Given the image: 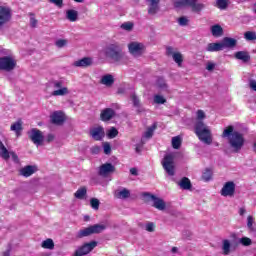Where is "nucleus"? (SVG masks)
I'll use <instances>...</instances> for the list:
<instances>
[{
	"instance_id": "obj_1",
	"label": "nucleus",
	"mask_w": 256,
	"mask_h": 256,
	"mask_svg": "<svg viewBox=\"0 0 256 256\" xmlns=\"http://www.w3.org/2000/svg\"><path fill=\"white\" fill-rule=\"evenodd\" d=\"M207 116L203 110H197L196 112V123L194 125L195 135L198 137L199 141L205 143L206 145H211L213 143V137L211 136V129L209 126L203 122Z\"/></svg>"
},
{
	"instance_id": "obj_2",
	"label": "nucleus",
	"mask_w": 256,
	"mask_h": 256,
	"mask_svg": "<svg viewBox=\"0 0 256 256\" xmlns=\"http://www.w3.org/2000/svg\"><path fill=\"white\" fill-rule=\"evenodd\" d=\"M234 130L235 128L231 125L226 127L222 133V137L223 139L228 138V143L234 149V153H239L240 149H243V145H245V137L242 133Z\"/></svg>"
},
{
	"instance_id": "obj_3",
	"label": "nucleus",
	"mask_w": 256,
	"mask_h": 256,
	"mask_svg": "<svg viewBox=\"0 0 256 256\" xmlns=\"http://www.w3.org/2000/svg\"><path fill=\"white\" fill-rule=\"evenodd\" d=\"M104 55L106 59L112 61L113 63H121L125 59V52L123 51V46L119 42H113L104 48Z\"/></svg>"
},
{
	"instance_id": "obj_4",
	"label": "nucleus",
	"mask_w": 256,
	"mask_h": 256,
	"mask_svg": "<svg viewBox=\"0 0 256 256\" xmlns=\"http://www.w3.org/2000/svg\"><path fill=\"white\" fill-rule=\"evenodd\" d=\"M107 229V226L103 224H94L87 228L78 231L76 237L77 239H83V237H89L90 235H97L103 233Z\"/></svg>"
},
{
	"instance_id": "obj_5",
	"label": "nucleus",
	"mask_w": 256,
	"mask_h": 256,
	"mask_svg": "<svg viewBox=\"0 0 256 256\" xmlns=\"http://www.w3.org/2000/svg\"><path fill=\"white\" fill-rule=\"evenodd\" d=\"M143 197L146 198V201H153V205L155 207V209H158V211H165L167 204H165V201L161 198H158L157 196L149 193V192H145L143 193Z\"/></svg>"
},
{
	"instance_id": "obj_6",
	"label": "nucleus",
	"mask_w": 256,
	"mask_h": 256,
	"mask_svg": "<svg viewBox=\"0 0 256 256\" xmlns=\"http://www.w3.org/2000/svg\"><path fill=\"white\" fill-rule=\"evenodd\" d=\"M162 167L170 175V177H173L175 175V161L173 158V155L168 154L164 156L162 160Z\"/></svg>"
},
{
	"instance_id": "obj_7",
	"label": "nucleus",
	"mask_w": 256,
	"mask_h": 256,
	"mask_svg": "<svg viewBox=\"0 0 256 256\" xmlns=\"http://www.w3.org/2000/svg\"><path fill=\"white\" fill-rule=\"evenodd\" d=\"M15 67H17V61L13 57H0V71H13Z\"/></svg>"
},
{
	"instance_id": "obj_8",
	"label": "nucleus",
	"mask_w": 256,
	"mask_h": 256,
	"mask_svg": "<svg viewBox=\"0 0 256 256\" xmlns=\"http://www.w3.org/2000/svg\"><path fill=\"white\" fill-rule=\"evenodd\" d=\"M97 247V241H91L88 243H84L82 246H80L75 252L73 256H84L89 255L93 249Z\"/></svg>"
},
{
	"instance_id": "obj_9",
	"label": "nucleus",
	"mask_w": 256,
	"mask_h": 256,
	"mask_svg": "<svg viewBox=\"0 0 256 256\" xmlns=\"http://www.w3.org/2000/svg\"><path fill=\"white\" fill-rule=\"evenodd\" d=\"M28 137L34 145H43L45 139L43 132L37 128H32L30 132H28Z\"/></svg>"
},
{
	"instance_id": "obj_10",
	"label": "nucleus",
	"mask_w": 256,
	"mask_h": 256,
	"mask_svg": "<svg viewBox=\"0 0 256 256\" xmlns=\"http://www.w3.org/2000/svg\"><path fill=\"white\" fill-rule=\"evenodd\" d=\"M145 50V45L139 42H131L128 44V51L134 57H140L143 55V51Z\"/></svg>"
},
{
	"instance_id": "obj_11",
	"label": "nucleus",
	"mask_w": 256,
	"mask_h": 256,
	"mask_svg": "<svg viewBox=\"0 0 256 256\" xmlns=\"http://www.w3.org/2000/svg\"><path fill=\"white\" fill-rule=\"evenodd\" d=\"M222 197H234L235 196V182L228 181L224 184L220 191Z\"/></svg>"
},
{
	"instance_id": "obj_12",
	"label": "nucleus",
	"mask_w": 256,
	"mask_h": 256,
	"mask_svg": "<svg viewBox=\"0 0 256 256\" xmlns=\"http://www.w3.org/2000/svg\"><path fill=\"white\" fill-rule=\"evenodd\" d=\"M11 21V9L0 6V27Z\"/></svg>"
},
{
	"instance_id": "obj_13",
	"label": "nucleus",
	"mask_w": 256,
	"mask_h": 256,
	"mask_svg": "<svg viewBox=\"0 0 256 256\" xmlns=\"http://www.w3.org/2000/svg\"><path fill=\"white\" fill-rule=\"evenodd\" d=\"M90 136L94 141H103L105 138V128H103V126L92 128L90 130Z\"/></svg>"
},
{
	"instance_id": "obj_14",
	"label": "nucleus",
	"mask_w": 256,
	"mask_h": 256,
	"mask_svg": "<svg viewBox=\"0 0 256 256\" xmlns=\"http://www.w3.org/2000/svg\"><path fill=\"white\" fill-rule=\"evenodd\" d=\"M110 173H115L113 164L105 163L99 167L98 175H100V177H107Z\"/></svg>"
},
{
	"instance_id": "obj_15",
	"label": "nucleus",
	"mask_w": 256,
	"mask_h": 256,
	"mask_svg": "<svg viewBox=\"0 0 256 256\" xmlns=\"http://www.w3.org/2000/svg\"><path fill=\"white\" fill-rule=\"evenodd\" d=\"M50 119L53 125H63V123H65V114L61 111H55L50 116Z\"/></svg>"
},
{
	"instance_id": "obj_16",
	"label": "nucleus",
	"mask_w": 256,
	"mask_h": 256,
	"mask_svg": "<svg viewBox=\"0 0 256 256\" xmlns=\"http://www.w3.org/2000/svg\"><path fill=\"white\" fill-rule=\"evenodd\" d=\"M222 250L224 255H229L231 253V248L232 249H237L239 247V242L233 241L232 243L229 242V240L225 239L222 242Z\"/></svg>"
},
{
	"instance_id": "obj_17",
	"label": "nucleus",
	"mask_w": 256,
	"mask_h": 256,
	"mask_svg": "<svg viewBox=\"0 0 256 256\" xmlns=\"http://www.w3.org/2000/svg\"><path fill=\"white\" fill-rule=\"evenodd\" d=\"M113 117H115V110H113L112 108H105L100 113V119L103 121V123L111 121Z\"/></svg>"
},
{
	"instance_id": "obj_18",
	"label": "nucleus",
	"mask_w": 256,
	"mask_h": 256,
	"mask_svg": "<svg viewBox=\"0 0 256 256\" xmlns=\"http://www.w3.org/2000/svg\"><path fill=\"white\" fill-rule=\"evenodd\" d=\"M149 4L148 8V14L149 15H157L159 12V3H161V0H147Z\"/></svg>"
},
{
	"instance_id": "obj_19",
	"label": "nucleus",
	"mask_w": 256,
	"mask_h": 256,
	"mask_svg": "<svg viewBox=\"0 0 256 256\" xmlns=\"http://www.w3.org/2000/svg\"><path fill=\"white\" fill-rule=\"evenodd\" d=\"M235 59L243 61V63H249L251 61V55L248 51H238L234 54Z\"/></svg>"
},
{
	"instance_id": "obj_20",
	"label": "nucleus",
	"mask_w": 256,
	"mask_h": 256,
	"mask_svg": "<svg viewBox=\"0 0 256 256\" xmlns=\"http://www.w3.org/2000/svg\"><path fill=\"white\" fill-rule=\"evenodd\" d=\"M35 171H37V168L35 166L27 165L20 169V175H22V177H31V175H33Z\"/></svg>"
},
{
	"instance_id": "obj_21",
	"label": "nucleus",
	"mask_w": 256,
	"mask_h": 256,
	"mask_svg": "<svg viewBox=\"0 0 256 256\" xmlns=\"http://www.w3.org/2000/svg\"><path fill=\"white\" fill-rule=\"evenodd\" d=\"M223 49L226 47L228 49H233L237 47V39L231 37H224L222 39Z\"/></svg>"
},
{
	"instance_id": "obj_22",
	"label": "nucleus",
	"mask_w": 256,
	"mask_h": 256,
	"mask_svg": "<svg viewBox=\"0 0 256 256\" xmlns=\"http://www.w3.org/2000/svg\"><path fill=\"white\" fill-rule=\"evenodd\" d=\"M93 65V59L84 57L74 62V67H91Z\"/></svg>"
},
{
	"instance_id": "obj_23",
	"label": "nucleus",
	"mask_w": 256,
	"mask_h": 256,
	"mask_svg": "<svg viewBox=\"0 0 256 256\" xmlns=\"http://www.w3.org/2000/svg\"><path fill=\"white\" fill-rule=\"evenodd\" d=\"M206 51H208L209 53H215L217 51H223V43L222 42L209 43L207 45Z\"/></svg>"
},
{
	"instance_id": "obj_24",
	"label": "nucleus",
	"mask_w": 256,
	"mask_h": 256,
	"mask_svg": "<svg viewBox=\"0 0 256 256\" xmlns=\"http://www.w3.org/2000/svg\"><path fill=\"white\" fill-rule=\"evenodd\" d=\"M10 129L16 133V137H21V131H23V121L18 120L17 122L13 123Z\"/></svg>"
},
{
	"instance_id": "obj_25",
	"label": "nucleus",
	"mask_w": 256,
	"mask_h": 256,
	"mask_svg": "<svg viewBox=\"0 0 256 256\" xmlns=\"http://www.w3.org/2000/svg\"><path fill=\"white\" fill-rule=\"evenodd\" d=\"M100 83L102 85H106V87H111V85H113V83H115V78H113V75H111V74H106V75L102 76Z\"/></svg>"
},
{
	"instance_id": "obj_26",
	"label": "nucleus",
	"mask_w": 256,
	"mask_h": 256,
	"mask_svg": "<svg viewBox=\"0 0 256 256\" xmlns=\"http://www.w3.org/2000/svg\"><path fill=\"white\" fill-rule=\"evenodd\" d=\"M78 17L79 12H77L76 10L70 9L66 11V19H68V21H71V23H75Z\"/></svg>"
},
{
	"instance_id": "obj_27",
	"label": "nucleus",
	"mask_w": 256,
	"mask_h": 256,
	"mask_svg": "<svg viewBox=\"0 0 256 256\" xmlns=\"http://www.w3.org/2000/svg\"><path fill=\"white\" fill-rule=\"evenodd\" d=\"M179 186L181 187V189H184L186 191H189V189H191L193 187V185L191 184V180H189V178H187V177H183L180 180Z\"/></svg>"
},
{
	"instance_id": "obj_28",
	"label": "nucleus",
	"mask_w": 256,
	"mask_h": 256,
	"mask_svg": "<svg viewBox=\"0 0 256 256\" xmlns=\"http://www.w3.org/2000/svg\"><path fill=\"white\" fill-rule=\"evenodd\" d=\"M202 181H205V183H208V181H211L213 179V170L211 168H206L201 176Z\"/></svg>"
},
{
	"instance_id": "obj_29",
	"label": "nucleus",
	"mask_w": 256,
	"mask_h": 256,
	"mask_svg": "<svg viewBox=\"0 0 256 256\" xmlns=\"http://www.w3.org/2000/svg\"><path fill=\"white\" fill-rule=\"evenodd\" d=\"M194 1H197V0H176L175 3H174V7H192Z\"/></svg>"
},
{
	"instance_id": "obj_30",
	"label": "nucleus",
	"mask_w": 256,
	"mask_h": 256,
	"mask_svg": "<svg viewBox=\"0 0 256 256\" xmlns=\"http://www.w3.org/2000/svg\"><path fill=\"white\" fill-rule=\"evenodd\" d=\"M211 33L213 37H222L223 35V27L221 25L216 24L211 27Z\"/></svg>"
},
{
	"instance_id": "obj_31",
	"label": "nucleus",
	"mask_w": 256,
	"mask_h": 256,
	"mask_svg": "<svg viewBox=\"0 0 256 256\" xmlns=\"http://www.w3.org/2000/svg\"><path fill=\"white\" fill-rule=\"evenodd\" d=\"M41 248L42 249H50V251H51V250L55 249V242H53V239L48 238L42 242Z\"/></svg>"
},
{
	"instance_id": "obj_32",
	"label": "nucleus",
	"mask_w": 256,
	"mask_h": 256,
	"mask_svg": "<svg viewBox=\"0 0 256 256\" xmlns=\"http://www.w3.org/2000/svg\"><path fill=\"white\" fill-rule=\"evenodd\" d=\"M53 97H63L64 95H69V89L67 87L54 90L52 92Z\"/></svg>"
},
{
	"instance_id": "obj_33",
	"label": "nucleus",
	"mask_w": 256,
	"mask_h": 256,
	"mask_svg": "<svg viewBox=\"0 0 256 256\" xmlns=\"http://www.w3.org/2000/svg\"><path fill=\"white\" fill-rule=\"evenodd\" d=\"M85 195H87V187L83 186L79 188L75 193L74 197L76 199H85Z\"/></svg>"
},
{
	"instance_id": "obj_34",
	"label": "nucleus",
	"mask_w": 256,
	"mask_h": 256,
	"mask_svg": "<svg viewBox=\"0 0 256 256\" xmlns=\"http://www.w3.org/2000/svg\"><path fill=\"white\" fill-rule=\"evenodd\" d=\"M156 85L157 87H159V89H162L163 91H167L168 89V85L167 82L165 81V78L163 77H158L157 81H156Z\"/></svg>"
},
{
	"instance_id": "obj_35",
	"label": "nucleus",
	"mask_w": 256,
	"mask_h": 256,
	"mask_svg": "<svg viewBox=\"0 0 256 256\" xmlns=\"http://www.w3.org/2000/svg\"><path fill=\"white\" fill-rule=\"evenodd\" d=\"M172 58L173 61L177 63L178 67H181V65H183V54H181L180 52H174Z\"/></svg>"
},
{
	"instance_id": "obj_36",
	"label": "nucleus",
	"mask_w": 256,
	"mask_h": 256,
	"mask_svg": "<svg viewBox=\"0 0 256 256\" xmlns=\"http://www.w3.org/2000/svg\"><path fill=\"white\" fill-rule=\"evenodd\" d=\"M190 7L194 13H201V11L205 9V4L197 3V1H194L193 5Z\"/></svg>"
},
{
	"instance_id": "obj_37",
	"label": "nucleus",
	"mask_w": 256,
	"mask_h": 256,
	"mask_svg": "<svg viewBox=\"0 0 256 256\" xmlns=\"http://www.w3.org/2000/svg\"><path fill=\"white\" fill-rule=\"evenodd\" d=\"M155 129H157V124H153L151 127L147 128L146 132L144 133V137L146 139H151V137H153Z\"/></svg>"
},
{
	"instance_id": "obj_38",
	"label": "nucleus",
	"mask_w": 256,
	"mask_h": 256,
	"mask_svg": "<svg viewBox=\"0 0 256 256\" xmlns=\"http://www.w3.org/2000/svg\"><path fill=\"white\" fill-rule=\"evenodd\" d=\"M247 227H248L250 233L256 234V228H255V226H253V216H251V215H249L247 217Z\"/></svg>"
},
{
	"instance_id": "obj_39",
	"label": "nucleus",
	"mask_w": 256,
	"mask_h": 256,
	"mask_svg": "<svg viewBox=\"0 0 256 256\" xmlns=\"http://www.w3.org/2000/svg\"><path fill=\"white\" fill-rule=\"evenodd\" d=\"M130 99L133 103V107H136V108H139L141 107V99H139V97L137 96V94L133 93L131 96H130Z\"/></svg>"
},
{
	"instance_id": "obj_40",
	"label": "nucleus",
	"mask_w": 256,
	"mask_h": 256,
	"mask_svg": "<svg viewBox=\"0 0 256 256\" xmlns=\"http://www.w3.org/2000/svg\"><path fill=\"white\" fill-rule=\"evenodd\" d=\"M129 197H131V192L127 190V188H124L120 192H118L119 199H129Z\"/></svg>"
},
{
	"instance_id": "obj_41",
	"label": "nucleus",
	"mask_w": 256,
	"mask_h": 256,
	"mask_svg": "<svg viewBox=\"0 0 256 256\" xmlns=\"http://www.w3.org/2000/svg\"><path fill=\"white\" fill-rule=\"evenodd\" d=\"M117 135H119V130H117L115 127H111L107 132L108 139H115Z\"/></svg>"
},
{
	"instance_id": "obj_42",
	"label": "nucleus",
	"mask_w": 256,
	"mask_h": 256,
	"mask_svg": "<svg viewBox=\"0 0 256 256\" xmlns=\"http://www.w3.org/2000/svg\"><path fill=\"white\" fill-rule=\"evenodd\" d=\"M216 5L218 9L224 11L225 9H227V7H229V0H217Z\"/></svg>"
},
{
	"instance_id": "obj_43",
	"label": "nucleus",
	"mask_w": 256,
	"mask_h": 256,
	"mask_svg": "<svg viewBox=\"0 0 256 256\" xmlns=\"http://www.w3.org/2000/svg\"><path fill=\"white\" fill-rule=\"evenodd\" d=\"M244 39H246V41H256V33L253 31H247L244 33Z\"/></svg>"
},
{
	"instance_id": "obj_44",
	"label": "nucleus",
	"mask_w": 256,
	"mask_h": 256,
	"mask_svg": "<svg viewBox=\"0 0 256 256\" xmlns=\"http://www.w3.org/2000/svg\"><path fill=\"white\" fill-rule=\"evenodd\" d=\"M173 149H179L181 147V137L175 136L172 138Z\"/></svg>"
},
{
	"instance_id": "obj_45",
	"label": "nucleus",
	"mask_w": 256,
	"mask_h": 256,
	"mask_svg": "<svg viewBox=\"0 0 256 256\" xmlns=\"http://www.w3.org/2000/svg\"><path fill=\"white\" fill-rule=\"evenodd\" d=\"M154 102L157 105H165V103H167V99H165V97H163L161 95H155L154 96Z\"/></svg>"
},
{
	"instance_id": "obj_46",
	"label": "nucleus",
	"mask_w": 256,
	"mask_h": 256,
	"mask_svg": "<svg viewBox=\"0 0 256 256\" xmlns=\"http://www.w3.org/2000/svg\"><path fill=\"white\" fill-rule=\"evenodd\" d=\"M90 205H91L92 209H94L95 211H99V205H100L99 199L92 198L90 200Z\"/></svg>"
},
{
	"instance_id": "obj_47",
	"label": "nucleus",
	"mask_w": 256,
	"mask_h": 256,
	"mask_svg": "<svg viewBox=\"0 0 256 256\" xmlns=\"http://www.w3.org/2000/svg\"><path fill=\"white\" fill-rule=\"evenodd\" d=\"M30 16V26L35 29L37 27V24L39 23V21L35 18V14L34 13H29Z\"/></svg>"
},
{
	"instance_id": "obj_48",
	"label": "nucleus",
	"mask_w": 256,
	"mask_h": 256,
	"mask_svg": "<svg viewBox=\"0 0 256 256\" xmlns=\"http://www.w3.org/2000/svg\"><path fill=\"white\" fill-rule=\"evenodd\" d=\"M102 147L104 149L105 155H111V143L109 142H103Z\"/></svg>"
},
{
	"instance_id": "obj_49",
	"label": "nucleus",
	"mask_w": 256,
	"mask_h": 256,
	"mask_svg": "<svg viewBox=\"0 0 256 256\" xmlns=\"http://www.w3.org/2000/svg\"><path fill=\"white\" fill-rule=\"evenodd\" d=\"M178 24L181 27H187V25H189V19H187V17L185 16H181L180 18H178Z\"/></svg>"
},
{
	"instance_id": "obj_50",
	"label": "nucleus",
	"mask_w": 256,
	"mask_h": 256,
	"mask_svg": "<svg viewBox=\"0 0 256 256\" xmlns=\"http://www.w3.org/2000/svg\"><path fill=\"white\" fill-rule=\"evenodd\" d=\"M240 243L244 246V247H249V245H251L252 241L251 238L249 237H242L240 239Z\"/></svg>"
},
{
	"instance_id": "obj_51",
	"label": "nucleus",
	"mask_w": 256,
	"mask_h": 256,
	"mask_svg": "<svg viewBox=\"0 0 256 256\" xmlns=\"http://www.w3.org/2000/svg\"><path fill=\"white\" fill-rule=\"evenodd\" d=\"M121 29H124L125 31H131L133 29V23L125 22L121 25Z\"/></svg>"
},
{
	"instance_id": "obj_52",
	"label": "nucleus",
	"mask_w": 256,
	"mask_h": 256,
	"mask_svg": "<svg viewBox=\"0 0 256 256\" xmlns=\"http://www.w3.org/2000/svg\"><path fill=\"white\" fill-rule=\"evenodd\" d=\"M146 231H148V233H153L155 231V223H153V222L147 223Z\"/></svg>"
},
{
	"instance_id": "obj_53",
	"label": "nucleus",
	"mask_w": 256,
	"mask_h": 256,
	"mask_svg": "<svg viewBox=\"0 0 256 256\" xmlns=\"http://www.w3.org/2000/svg\"><path fill=\"white\" fill-rule=\"evenodd\" d=\"M67 45V40L65 39H59L56 41V47H59V49L65 47Z\"/></svg>"
},
{
	"instance_id": "obj_54",
	"label": "nucleus",
	"mask_w": 256,
	"mask_h": 256,
	"mask_svg": "<svg viewBox=\"0 0 256 256\" xmlns=\"http://www.w3.org/2000/svg\"><path fill=\"white\" fill-rule=\"evenodd\" d=\"M100 151H101V147L99 146H93L91 148L92 155H99Z\"/></svg>"
},
{
	"instance_id": "obj_55",
	"label": "nucleus",
	"mask_w": 256,
	"mask_h": 256,
	"mask_svg": "<svg viewBox=\"0 0 256 256\" xmlns=\"http://www.w3.org/2000/svg\"><path fill=\"white\" fill-rule=\"evenodd\" d=\"M50 3H53L54 5H56V7H59L61 9V7H63V0H49Z\"/></svg>"
},
{
	"instance_id": "obj_56",
	"label": "nucleus",
	"mask_w": 256,
	"mask_h": 256,
	"mask_svg": "<svg viewBox=\"0 0 256 256\" xmlns=\"http://www.w3.org/2000/svg\"><path fill=\"white\" fill-rule=\"evenodd\" d=\"M53 85H54L55 89H63V82H61V81H54Z\"/></svg>"
},
{
	"instance_id": "obj_57",
	"label": "nucleus",
	"mask_w": 256,
	"mask_h": 256,
	"mask_svg": "<svg viewBox=\"0 0 256 256\" xmlns=\"http://www.w3.org/2000/svg\"><path fill=\"white\" fill-rule=\"evenodd\" d=\"M46 141H47V143H51V142L55 141V135L48 134L46 137Z\"/></svg>"
},
{
	"instance_id": "obj_58",
	"label": "nucleus",
	"mask_w": 256,
	"mask_h": 256,
	"mask_svg": "<svg viewBox=\"0 0 256 256\" xmlns=\"http://www.w3.org/2000/svg\"><path fill=\"white\" fill-rule=\"evenodd\" d=\"M207 71H213V69H215V64L209 62L206 66Z\"/></svg>"
},
{
	"instance_id": "obj_59",
	"label": "nucleus",
	"mask_w": 256,
	"mask_h": 256,
	"mask_svg": "<svg viewBox=\"0 0 256 256\" xmlns=\"http://www.w3.org/2000/svg\"><path fill=\"white\" fill-rule=\"evenodd\" d=\"M166 53H167V55H172V57H173V54L175 53V52H173V47L168 46L166 48Z\"/></svg>"
},
{
	"instance_id": "obj_60",
	"label": "nucleus",
	"mask_w": 256,
	"mask_h": 256,
	"mask_svg": "<svg viewBox=\"0 0 256 256\" xmlns=\"http://www.w3.org/2000/svg\"><path fill=\"white\" fill-rule=\"evenodd\" d=\"M130 173H131V175H134L135 177H137V175H139V172H137V168H131Z\"/></svg>"
},
{
	"instance_id": "obj_61",
	"label": "nucleus",
	"mask_w": 256,
	"mask_h": 256,
	"mask_svg": "<svg viewBox=\"0 0 256 256\" xmlns=\"http://www.w3.org/2000/svg\"><path fill=\"white\" fill-rule=\"evenodd\" d=\"M245 213H247V210H245V208L239 209V215L243 216V215H245Z\"/></svg>"
},
{
	"instance_id": "obj_62",
	"label": "nucleus",
	"mask_w": 256,
	"mask_h": 256,
	"mask_svg": "<svg viewBox=\"0 0 256 256\" xmlns=\"http://www.w3.org/2000/svg\"><path fill=\"white\" fill-rule=\"evenodd\" d=\"M2 256H11V249H8L5 252H3Z\"/></svg>"
},
{
	"instance_id": "obj_63",
	"label": "nucleus",
	"mask_w": 256,
	"mask_h": 256,
	"mask_svg": "<svg viewBox=\"0 0 256 256\" xmlns=\"http://www.w3.org/2000/svg\"><path fill=\"white\" fill-rule=\"evenodd\" d=\"M172 253H177V247L172 248Z\"/></svg>"
},
{
	"instance_id": "obj_64",
	"label": "nucleus",
	"mask_w": 256,
	"mask_h": 256,
	"mask_svg": "<svg viewBox=\"0 0 256 256\" xmlns=\"http://www.w3.org/2000/svg\"><path fill=\"white\" fill-rule=\"evenodd\" d=\"M76 3H83L84 0H74Z\"/></svg>"
}]
</instances>
